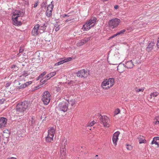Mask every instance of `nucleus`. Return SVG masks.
Returning <instances> with one entry per match:
<instances>
[{"instance_id":"412c9836","label":"nucleus","mask_w":159,"mask_h":159,"mask_svg":"<svg viewBox=\"0 0 159 159\" xmlns=\"http://www.w3.org/2000/svg\"><path fill=\"white\" fill-rule=\"evenodd\" d=\"M155 43L153 42H151L148 44L147 48H146V50L148 52H149L153 48V46H154Z\"/></svg>"},{"instance_id":"2eb2a0df","label":"nucleus","mask_w":159,"mask_h":159,"mask_svg":"<svg viewBox=\"0 0 159 159\" xmlns=\"http://www.w3.org/2000/svg\"><path fill=\"white\" fill-rule=\"evenodd\" d=\"M7 122V119L5 117L0 118V128L5 126Z\"/></svg>"},{"instance_id":"de8ad7c7","label":"nucleus","mask_w":159,"mask_h":159,"mask_svg":"<svg viewBox=\"0 0 159 159\" xmlns=\"http://www.w3.org/2000/svg\"><path fill=\"white\" fill-rule=\"evenodd\" d=\"M98 155H96L95 157H94V159H99V158H98Z\"/></svg>"},{"instance_id":"58836bf2","label":"nucleus","mask_w":159,"mask_h":159,"mask_svg":"<svg viewBox=\"0 0 159 159\" xmlns=\"http://www.w3.org/2000/svg\"><path fill=\"white\" fill-rule=\"evenodd\" d=\"M32 83V82L31 81H30L27 82H26L25 84H26V86L27 87L28 85L31 84Z\"/></svg>"},{"instance_id":"393cba45","label":"nucleus","mask_w":159,"mask_h":159,"mask_svg":"<svg viewBox=\"0 0 159 159\" xmlns=\"http://www.w3.org/2000/svg\"><path fill=\"white\" fill-rule=\"evenodd\" d=\"M158 95L157 92H153L151 93L150 95V98L151 99L152 98H154Z\"/></svg>"},{"instance_id":"7c9ffc66","label":"nucleus","mask_w":159,"mask_h":159,"mask_svg":"<svg viewBox=\"0 0 159 159\" xmlns=\"http://www.w3.org/2000/svg\"><path fill=\"white\" fill-rule=\"evenodd\" d=\"M61 89L60 87H54L53 90L54 92H58L60 91Z\"/></svg>"},{"instance_id":"c85d7f7f","label":"nucleus","mask_w":159,"mask_h":159,"mask_svg":"<svg viewBox=\"0 0 159 159\" xmlns=\"http://www.w3.org/2000/svg\"><path fill=\"white\" fill-rule=\"evenodd\" d=\"M125 31L126 30L125 29H123L120 31L117 32L116 34L117 35H122L124 33Z\"/></svg>"},{"instance_id":"5fc2aeb1","label":"nucleus","mask_w":159,"mask_h":159,"mask_svg":"<svg viewBox=\"0 0 159 159\" xmlns=\"http://www.w3.org/2000/svg\"><path fill=\"white\" fill-rule=\"evenodd\" d=\"M23 51V49H21L20 48V51H19L20 52H22Z\"/></svg>"},{"instance_id":"a19ab883","label":"nucleus","mask_w":159,"mask_h":159,"mask_svg":"<svg viewBox=\"0 0 159 159\" xmlns=\"http://www.w3.org/2000/svg\"><path fill=\"white\" fill-rule=\"evenodd\" d=\"M5 100L3 98L0 99V104H2L3 103Z\"/></svg>"},{"instance_id":"a211bd4d","label":"nucleus","mask_w":159,"mask_h":159,"mask_svg":"<svg viewBox=\"0 0 159 159\" xmlns=\"http://www.w3.org/2000/svg\"><path fill=\"white\" fill-rule=\"evenodd\" d=\"M61 155L63 158H65L66 155V149L63 145L61 148Z\"/></svg>"},{"instance_id":"49530a36","label":"nucleus","mask_w":159,"mask_h":159,"mask_svg":"<svg viewBox=\"0 0 159 159\" xmlns=\"http://www.w3.org/2000/svg\"><path fill=\"white\" fill-rule=\"evenodd\" d=\"M157 48H159V37L158 38V40L157 41Z\"/></svg>"},{"instance_id":"c03bdc74","label":"nucleus","mask_w":159,"mask_h":159,"mask_svg":"<svg viewBox=\"0 0 159 159\" xmlns=\"http://www.w3.org/2000/svg\"><path fill=\"white\" fill-rule=\"evenodd\" d=\"M59 29H60V27L59 26H58L55 29V31H58L59 30Z\"/></svg>"},{"instance_id":"f3484780","label":"nucleus","mask_w":159,"mask_h":159,"mask_svg":"<svg viewBox=\"0 0 159 159\" xmlns=\"http://www.w3.org/2000/svg\"><path fill=\"white\" fill-rule=\"evenodd\" d=\"M55 129L53 127H51L48 131V135L51 137H54L55 133Z\"/></svg>"},{"instance_id":"f8f14e48","label":"nucleus","mask_w":159,"mask_h":159,"mask_svg":"<svg viewBox=\"0 0 159 159\" xmlns=\"http://www.w3.org/2000/svg\"><path fill=\"white\" fill-rule=\"evenodd\" d=\"M120 133L117 131L115 133L113 134L112 137V141L113 144L115 146H116L117 144V142L118 140V137Z\"/></svg>"},{"instance_id":"f03ea898","label":"nucleus","mask_w":159,"mask_h":159,"mask_svg":"<svg viewBox=\"0 0 159 159\" xmlns=\"http://www.w3.org/2000/svg\"><path fill=\"white\" fill-rule=\"evenodd\" d=\"M97 19L95 17H92L83 26L82 29L84 31H88L94 26L96 22Z\"/></svg>"},{"instance_id":"864d4df0","label":"nucleus","mask_w":159,"mask_h":159,"mask_svg":"<svg viewBox=\"0 0 159 159\" xmlns=\"http://www.w3.org/2000/svg\"><path fill=\"white\" fill-rule=\"evenodd\" d=\"M71 20V19H67L66 20V22H68L69 21H70Z\"/></svg>"},{"instance_id":"37998d69","label":"nucleus","mask_w":159,"mask_h":159,"mask_svg":"<svg viewBox=\"0 0 159 159\" xmlns=\"http://www.w3.org/2000/svg\"><path fill=\"white\" fill-rule=\"evenodd\" d=\"M11 83H7L6 84V87H8L10 86Z\"/></svg>"},{"instance_id":"79ce46f5","label":"nucleus","mask_w":159,"mask_h":159,"mask_svg":"<svg viewBox=\"0 0 159 159\" xmlns=\"http://www.w3.org/2000/svg\"><path fill=\"white\" fill-rule=\"evenodd\" d=\"M47 25H48L47 23H44V24H43L42 25L45 28V29H46V27H47Z\"/></svg>"},{"instance_id":"4be33fe9","label":"nucleus","mask_w":159,"mask_h":159,"mask_svg":"<svg viewBox=\"0 0 159 159\" xmlns=\"http://www.w3.org/2000/svg\"><path fill=\"white\" fill-rule=\"evenodd\" d=\"M56 74V72L55 71L51 72L48 74L46 76V80H48L51 77L53 76Z\"/></svg>"},{"instance_id":"6e6d98bb","label":"nucleus","mask_w":159,"mask_h":159,"mask_svg":"<svg viewBox=\"0 0 159 159\" xmlns=\"http://www.w3.org/2000/svg\"><path fill=\"white\" fill-rule=\"evenodd\" d=\"M16 66L15 65H12V68H15L16 67Z\"/></svg>"},{"instance_id":"8fccbe9b","label":"nucleus","mask_w":159,"mask_h":159,"mask_svg":"<svg viewBox=\"0 0 159 159\" xmlns=\"http://www.w3.org/2000/svg\"><path fill=\"white\" fill-rule=\"evenodd\" d=\"M38 6V3H35L34 4V8H35L36 7Z\"/></svg>"},{"instance_id":"a18cd8bd","label":"nucleus","mask_w":159,"mask_h":159,"mask_svg":"<svg viewBox=\"0 0 159 159\" xmlns=\"http://www.w3.org/2000/svg\"><path fill=\"white\" fill-rule=\"evenodd\" d=\"M69 16L66 14H63L61 15L62 17H68Z\"/></svg>"},{"instance_id":"f257e3e1","label":"nucleus","mask_w":159,"mask_h":159,"mask_svg":"<svg viewBox=\"0 0 159 159\" xmlns=\"http://www.w3.org/2000/svg\"><path fill=\"white\" fill-rule=\"evenodd\" d=\"M23 15V13L22 12L18 10H15L13 12L12 16L13 24L17 26L20 25L21 24V22L20 21H18V18L19 17Z\"/></svg>"},{"instance_id":"bb28decb","label":"nucleus","mask_w":159,"mask_h":159,"mask_svg":"<svg viewBox=\"0 0 159 159\" xmlns=\"http://www.w3.org/2000/svg\"><path fill=\"white\" fill-rule=\"evenodd\" d=\"M66 102L68 103V104H70L72 107L74 106L75 103V101L74 99L71 100L70 101Z\"/></svg>"},{"instance_id":"9d476101","label":"nucleus","mask_w":159,"mask_h":159,"mask_svg":"<svg viewBox=\"0 0 159 159\" xmlns=\"http://www.w3.org/2000/svg\"><path fill=\"white\" fill-rule=\"evenodd\" d=\"M53 7V5L51 4L48 5L47 7L46 14L48 17H50L52 16Z\"/></svg>"},{"instance_id":"603ef678","label":"nucleus","mask_w":159,"mask_h":159,"mask_svg":"<svg viewBox=\"0 0 159 159\" xmlns=\"http://www.w3.org/2000/svg\"><path fill=\"white\" fill-rule=\"evenodd\" d=\"M7 159H16V158L14 157H11L10 158H7Z\"/></svg>"},{"instance_id":"5701e85b","label":"nucleus","mask_w":159,"mask_h":159,"mask_svg":"<svg viewBox=\"0 0 159 159\" xmlns=\"http://www.w3.org/2000/svg\"><path fill=\"white\" fill-rule=\"evenodd\" d=\"M53 137H51L48 135L46 137V141L47 142H51L53 141Z\"/></svg>"},{"instance_id":"3c124183","label":"nucleus","mask_w":159,"mask_h":159,"mask_svg":"<svg viewBox=\"0 0 159 159\" xmlns=\"http://www.w3.org/2000/svg\"><path fill=\"white\" fill-rule=\"evenodd\" d=\"M118 6L117 5H116L114 7V8L116 9H118Z\"/></svg>"},{"instance_id":"423d86ee","label":"nucleus","mask_w":159,"mask_h":159,"mask_svg":"<svg viewBox=\"0 0 159 159\" xmlns=\"http://www.w3.org/2000/svg\"><path fill=\"white\" fill-rule=\"evenodd\" d=\"M57 108L59 111L64 112L66 111L68 109V103L64 101L60 103L58 106Z\"/></svg>"},{"instance_id":"7ed1b4c3","label":"nucleus","mask_w":159,"mask_h":159,"mask_svg":"<svg viewBox=\"0 0 159 159\" xmlns=\"http://www.w3.org/2000/svg\"><path fill=\"white\" fill-rule=\"evenodd\" d=\"M114 83V79L110 78L108 80H105L101 84V86L103 89H107L112 87Z\"/></svg>"},{"instance_id":"cd10ccee","label":"nucleus","mask_w":159,"mask_h":159,"mask_svg":"<svg viewBox=\"0 0 159 159\" xmlns=\"http://www.w3.org/2000/svg\"><path fill=\"white\" fill-rule=\"evenodd\" d=\"M39 29L40 31L39 32H40V33L41 34L43 33L45 30L43 25H41L40 26H39Z\"/></svg>"},{"instance_id":"2f4dec72","label":"nucleus","mask_w":159,"mask_h":159,"mask_svg":"<svg viewBox=\"0 0 159 159\" xmlns=\"http://www.w3.org/2000/svg\"><path fill=\"white\" fill-rule=\"evenodd\" d=\"M126 148L128 150L130 151L132 150L133 148L132 146L129 144H126Z\"/></svg>"},{"instance_id":"c756f323","label":"nucleus","mask_w":159,"mask_h":159,"mask_svg":"<svg viewBox=\"0 0 159 159\" xmlns=\"http://www.w3.org/2000/svg\"><path fill=\"white\" fill-rule=\"evenodd\" d=\"M66 141V139H62V142L61 144V147H62L63 145L64 147L65 148L66 145H67Z\"/></svg>"},{"instance_id":"6e6552de","label":"nucleus","mask_w":159,"mask_h":159,"mask_svg":"<svg viewBox=\"0 0 159 159\" xmlns=\"http://www.w3.org/2000/svg\"><path fill=\"white\" fill-rule=\"evenodd\" d=\"M100 121L101 124H102L105 127H108L110 126V120L106 116H102L101 115Z\"/></svg>"},{"instance_id":"ea45409f","label":"nucleus","mask_w":159,"mask_h":159,"mask_svg":"<svg viewBox=\"0 0 159 159\" xmlns=\"http://www.w3.org/2000/svg\"><path fill=\"white\" fill-rule=\"evenodd\" d=\"M117 36V34L116 33V34H114L113 35L111 36L110 37V39H111L113 38L116 37Z\"/></svg>"},{"instance_id":"39448f33","label":"nucleus","mask_w":159,"mask_h":159,"mask_svg":"<svg viewBox=\"0 0 159 159\" xmlns=\"http://www.w3.org/2000/svg\"><path fill=\"white\" fill-rule=\"evenodd\" d=\"M120 22V19L115 18L110 20L108 22V25L109 28L114 29L117 28L119 25Z\"/></svg>"},{"instance_id":"dca6fc26","label":"nucleus","mask_w":159,"mask_h":159,"mask_svg":"<svg viewBox=\"0 0 159 159\" xmlns=\"http://www.w3.org/2000/svg\"><path fill=\"white\" fill-rule=\"evenodd\" d=\"M125 66L124 64H120L117 67V70L120 73H122L125 70Z\"/></svg>"},{"instance_id":"f704fd0d","label":"nucleus","mask_w":159,"mask_h":159,"mask_svg":"<svg viewBox=\"0 0 159 159\" xmlns=\"http://www.w3.org/2000/svg\"><path fill=\"white\" fill-rule=\"evenodd\" d=\"M26 84H25V83L22 84L20 87V89H24L25 87H26Z\"/></svg>"},{"instance_id":"1a4fd4ad","label":"nucleus","mask_w":159,"mask_h":159,"mask_svg":"<svg viewBox=\"0 0 159 159\" xmlns=\"http://www.w3.org/2000/svg\"><path fill=\"white\" fill-rule=\"evenodd\" d=\"M78 77L80 78H85L89 74V71L88 70H85L84 69L78 71L77 73Z\"/></svg>"},{"instance_id":"09e8293b","label":"nucleus","mask_w":159,"mask_h":159,"mask_svg":"<svg viewBox=\"0 0 159 159\" xmlns=\"http://www.w3.org/2000/svg\"><path fill=\"white\" fill-rule=\"evenodd\" d=\"M45 82H46V81L45 80H44L42 82V80L41 81V82L43 84H45Z\"/></svg>"},{"instance_id":"c9c22d12","label":"nucleus","mask_w":159,"mask_h":159,"mask_svg":"<svg viewBox=\"0 0 159 159\" xmlns=\"http://www.w3.org/2000/svg\"><path fill=\"white\" fill-rule=\"evenodd\" d=\"M46 73V72L45 71L43 72L41 75H40L39 77V78L42 77Z\"/></svg>"},{"instance_id":"473e14b6","label":"nucleus","mask_w":159,"mask_h":159,"mask_svg":"<svg viewBox=\"0 0 159 159\" xmlns=\"http://www.w3.org/2000/svg\"><path fill=\"white\" fill-rule=\"evenodd\" d=\"M155 125L159 123V117H157L154 122Z\"/></svg>"},{"instance_id":"6ab92c4d","label":"nucleus","mask_w":159,"mask_h":159,"mask_svg":"<svg viewBox=\"0 0 159 159\" xmlns=\"http://www.w3.org/2000/svg\"><path fill=\"white\" fill-rule=\"evenodd\" d=\"M125 66L127 68H131L134 66V65L132 61H128L125 63Z\"/></svg>"},{"instance_id":"9b49d317","label":"nucleus","mask_w":159,"mask_h":159,"mask_svg":"<svg viewBox=\"0 0 159 159\" xmlns=\"http://www.w3.org/2000/svg\"><path fill=\"white\" fill-rule=\"evenodd\" d=\"M39 25L36 24L34 27L32 31V34L33 36H36L39 34H40L39 29Z\"/></svg>"},{"instance_id":"a878e982","label":"nucleus","mask_w":159,"mask_h":159,"mask_svg":"<svg viewBox=\"0 0 159 159\" xmlns=\"http://www.w3.org/2000/svg\"><path fill=\"white\" fill-rule=\"evenodd\" d=\"M30 74V73L26 71H24L22 73L20 77H21L22 76H24L26 77Z\"/></svg>"},{"instance_id":"20e7f679","label":"nucleus","mask_w":159,"mask_h":159,"mask_svg":"<svg viewBox=\"0 0 159 159\" xmlns=\"http://www.w3.org/2000/svg\"><path fill=\"white\" fill-rule=\"evenodd\" d=\"M29 104L27 102L24 101L19 103L16 106V111L20 112H22L28 108Z\"/></svg>"},{"instance_id":"0eeeda50","label":"nucleus","mask_w":159,"mask_h":159,"mask_svg":"<svg viewBox=\"0 0 159 159\" xmlns=\"http://www.w3.org/2000/svg\"><path fill=\"white\" fill-rule=\"evenodd\" d=\"M50 100V94L48 91L44 92L42 100L44 104L47 105L49 103Z\"/></svg>"},{"instance_id":"aec40b11","label":"nucleus","mask_w":159,"mask_h":159,"mask_svg":"<svg viewBox=\"0 0 159 159\" xmlns=\"http://www.w3.org/2000/svg\"><path fill=\"white\" fill-rule=\"evenodd\" d=\"M155 144L156 145H157L159 146V137H155L152 140L151 144Z\"/></svg>"},{"instance_id":"ddd939ff","label":"nucleus","mask_w":159,"mask_h":159,"mask_svg":"<svg viewBox=\"0 0 159 159\" xmlns=\"http://www.w3.org/2000/svg\"><path fill=\"white\" fill-rule=\"evenodd\" d=\"M72 60V58L70 57L67 58H63L61 59V60L60 61L57 62L55 64V66H58L61 65L64 63L68 62Z\"/></svg>"},{"instance_id":"72a5a7b5","label":"nucleus","mask_w":159,"mask_h":159,"mask_svg":"<svg viewBox=\"0 0 159 159\" xmlns=\"http://www.w3.org/2000/svg\"><path fill=\"white\" fill-rule=\"evenodd\" d=\"M120 110L119 109H116L114 111V116L119 114L120 113Z\"/></svg>"},{"instance_id":"4468645a","label":"nucleus","mask_w":159,"mask_h":159,"mask_svg":"<svg viewBox=\"0 0 159 159\" xmlns=\"http://www.w3.org/2000/svg\"><path fill=\"white\" fill-rule=\"evenodd\" d=\"M90 39V37L85 38L84 39L80 40L76 44L77 46L80 47L83 45L88 42Z\"/></svg>"},{"instance_id":"e433bc0d","label":"nucleus","mask_w":159,"mask_h":159,"mask_svg":"<svg viewBox=\"0 0 159 159\" xmlns=\"http://www.w3.org/2000/svg\"><path fill=\"white\" fill-rule=\"evenodd\" d=\"M144 89H136V91L137 92H143Z\"/></svg>"},{"instance_id":"b1692460","label":"nucleus","mask_w":159,"mask_h":159,"mask_svg":"<svg viewBox=\"0 0 159 159\" xmlns=\"http://www.w3.org/2000/svg\"><path fill=\"white\" fill-rule=\"evenodd\" d=\"M139 143H146V140L144 139L143 136H140L139 138Z\"/></svg>"},{"instance_id":"4c0bfd02","label":"nucleus","mask_w":159,"mask_h":159,"mask_svg":"<svg viewBox=\"0 0 159 159\" xmlns=\"http://www.w3.org/2000/svg\"><path fill=\"white\" fill-rule=\"evenodd\" d=\"M95 122L94 121H92V122L90 123L89 124V126H93Z\"/></svg>"}]
</instances>
